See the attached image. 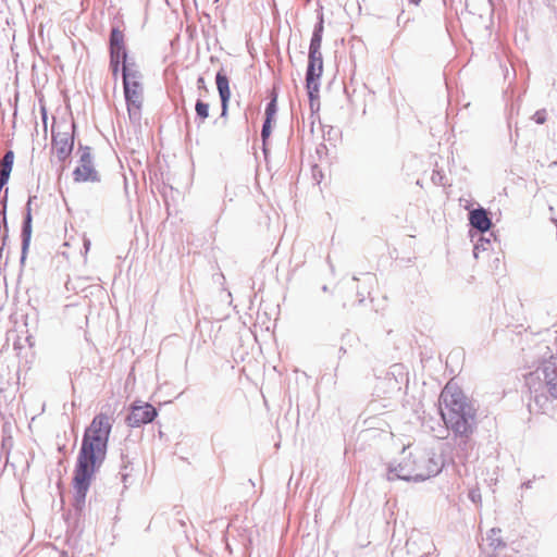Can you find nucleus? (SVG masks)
<instances>
[{"mask_svg": "<svg viewBox=\"0 0 557 557\" xmlns=\"http://www.w3.org/2000/svg\"><path fill=\"white\" fill-rule=\"evenodd\" d=\"M113 422L107 411H100L84 430L72 479L73 507L77 513H82L91 482L107 459Z\"/></svg>", "mask_w": 557, "mask_h": 557, "instance_id": "f257e3e1", "label": "nucleus"}, {"mask_svg": "<svg viewBox=\"0 0 557 557\" xmlns=\"http://www.w3.org/2000/svg\"><path fill=\"white\" fill-rule=\"evenodd\" d=\"M440 401L444 405L441 416L454 435L455 457L465 463L473 447L471 436L476 429V410L460 389L451 391L449 385L442 391Z\"/></svg>", "mask_w": 557, "mask_h": 557, "instance_id": "f03ea898", "label": "nucleus"}, {"mask_svg": "<svg viewBox=\"0 0 557 557\" xmlns=\"http://www.w3.org/2000/svg\"><path fill=\"white\" fill-rule=\"evenodd\" d=\"M530 393L529 410L545 413L554 409L557 401V354L544 359L525 375Z\"/></svg>", "mask_w": 557, "mask_h": 557, "instance_id": "7ed1b4c3", "label": "nucleus"}, {"mask_svg": "<svg viewBox=\"0 0 557 557\" xmlns=\"http://www.w3.org/2000/svg\"><path fill=\"white\" fill-rule=\"evenodd\" d=\"M444 467L441 456L432 451L409 453L397 462H391L387 468V480L406 482H422L437 475Z\"/></svg>", "mask_w": 557, "mask_h": 557, "instance_id": "20e7f679", "label": "nucleus"}, {"mask_svg": "<svg viewBox=\"0 0 557 557\" xmlns=\"http://www.w3.org/2000/svg\"><path fill=\"white\" fill-rule=\"evenodd\" d=\"M324 32V16L322 7L318 11L317 22L314 24L308 51V63L306 72L323 73V57L321 45Z\"/></svg>", "mask_w": 557, "mask_h": 557, "instance_id": "39448f33", "label": "nucleus"}, {"mask_svg": "<svg viewBox=\"0 0 557 557\" xmlns=\"http://www.w3.org/2000/svg\"><path fill=\"white\" fill-rule=\"evenodd\" d=\"M78 152H79V165H77L73 171L74 181L77 183L84 182H100V175L98 171L95 169L94 157L91 154V148L89 146L78 144Z\"/></svg>", "mask_w": 557, "mask_h": 557, "instance_id": "423d86ee", "label": "nucleus"}, {"mask_svg": "<svg viewBox=\"0 0 557 557\" xmlns=\"http://www.w3.org/2000/svg\"><path fill=\"white\" fill-rule=\"evenodd\" d=\"M123 90L128 116L131 121H138L143 106V85L140 79L123 82Z\"/></svg>", "mask_w": 557, "mask_h": 557, "instance_id": "0eeeda50", "label": "nucleus"}, {"mask_svg": "<svg viewBox=\"0 0 557 557\" xmlns=\"http://www.w3.org/2000/svg\"><path fill=\"white\" fill-rule=\"evenodd\" d=\"M72 132L64 131L55 133L52 128V148L55 150L60 162L66 161L74 149L76 123L73 121L70 125Z\"/></svg>", "mask_w": 557, "mask_h": 557, "instance_id": "6e6552de", "label": "nucleus"}, {"mask_svg": "<svg viewBox=\"0 0 557 557\" xmlns=\"http://www.w3.org/2000/svg\"><path fill=\"white\" fill-rule=\"evenodd\" d=\"M157 416L158 410L151 404L135 401L131 406V412L127 414L125 422L129 428H139L151 423Z\"/></svg>", "mask_w": 557, "mask_h": 557, "instance_id": "1a4fd4ad", "label": "nucleus"}, {"mask_svg": "<svg viewBox=\"0 0 557 557\" xmlns=\"http://www.w3.org/2000/svg\"><path fill=\"white\" fill-rule=\"evenodd\" d=\"M36 196H29L25 207V213L21 225V258L20 263L24 265L27 253L30 246L32 234H33V215H32V202L36 199Z\"/></svg>", "mask_w": 557, "mask_h": 557, "instance_id": "9d476101", "label": "nucleus"}, {"mask_svg": "<svg viewBox=\"0 0 557 557\" xmlns=\"http://www.w3.org/2000/svg\"><path fill=\"white\" fill-rule=\"evenodd\" d=\"M323 73L306 72V89L312 113L320 109V79Z\"/></svg>", "mask_w": 557, "mask_h": 557, "instance_id": "9b49d317", "label": "nucleus"}, {"mask_svg": "<svg viewBox=\"0 0 557 557\" xmlns=\"http://www.w3.org/2000/svg\"><path fill=\"white\" fill-rule=\"evenodd\" d=\"M126 53H128V49L125 44V35L117 25H113L109 35V54L125 59Z\"/></svg>", "mask_w": 557, "mask_h": 557, "instance_id": "f8f14e48", "label": "nucleus"}, {"mask_svg": "<svg viewBox=\"0 0 557 557\" xmlns=\"http://www.w3.org/2000/svg\"><path fill=\"white\" fill-rule=\"evenodd\" d=\"M469 224L482 234L488 232L493 225L490 213L482 207H478L469 212Z\"/></svg>", "mask_w": 557, "mask_h": 557, "instance_id": "ddd939ff", "label": "nucleus"}, {"mask_svg": "<svg viewBox=\"0 0 557 557\" xmlns=\"http://www.w3.org/2000/svg\"><path fill=\"white\" fill-rule=\"evenodd\" d=\"M122 66V83L131 79H141V73L139 72L137 64L134 59L128 57L126 53L125 59L120 60Z\"/></svg>", "mask_w": 557, "mask_h": 557, "instance_id": "4468645a", "label": "nucleus"}, {"mask_svg": "<svg viewBox=\"0 0 557 557\" xmlns=\"http://www.w3.org/2000/svg\"><path fill=\"white\" fill-rule=\"evenodd\" d=\"M215 84L220 99L231 98L230 78L223 67L215 74Z\"/></svg>", "mask_w": 557, "mask_h": 557, "instance_id": "2eb2a0df", "label": "nucleus"}, {"mask_svg": "<svg viewBox=\"0 0 557 557\" xmlns=\"http://www.w3.org/2000/svg\"><path fill=\"white\" fill-rule=\"evenodd\" d=\"M14 163V152L12 150H8L2 159V178H0V191L2 190L3 186L8 184L10 180V175L12 172Z\"/></svg>", "mask_w": 557, "mask_h": 557, "instance_id": "dca6fc26", "label": "nucleus"}, {"mask_svg": "<svg viewBox=\"0 0 557 557\" xmlns=\"http://www.w3.org/2000/svg\"><path fill=\"white\" fill-rule=\"evenodd\" d=\"M209 109L210 106L208 102H205L200 98L196 100L195 103V111H196V117L195 121L197 122L198 126L202 124L208 117H209Z\"/></svg>", "mask_w": 557, "mask_h": 557, "instance_id": "f3484780", "label": "nucleus"}, {"mask_svg": "<svg viewBox=\"0 0 557 557\" xmlns=\"http://www.w3.org/2000/svg\"><path fill=\"white\" fill-rule=\"evenodd\" d=\"M500 533V529L493 528L487 534V541L490 542V546L493 547L494 550L500 552L502 549L507 547V544L499 536H496Z\"/></svg>", "mask_w": 557, "mask_h": 557, "instance_id": "a211bd4d", "label": "nucleus"}, {"mask_svg": "<svg viewBox=\"0 0 557 557\" xmlns=\"http://www.w3.org/2000/svg\"><path fill=\"white\" fill-rule=\"evenodd\" d=\"M274 121L272 120H263L262 128H261V140H262V151L267 157L269 153L268 140L272 134V124Z\"/></svg>", "mask_w": 557, "mask_h": 557, "instance_id": "6ab92c4d", "label": "nucleus"}, {"mask_svg": "<svg viewBox=\"0 0 557 557\" xmlns=\"http://www.w3.org/2000/svg\"><path fill=\"white\" fill-rule=\"evenodd\" d=\"M491 246V239L490 237H485L484 234L480 233V236L476 240V243L474 244V247H473V256L474 258H479V252L482 250V251H485L490 248Z\"/></svg>", "mask_w": 557, "mask_h": 557, "instance_id": "aec40b11", "label": "nucleus"}, {"mask_svg": "<svg viewBox=\"0 0 557 557\" xmlns=\"http://www.w3.org/2000/svg\"><path fill=\"white\" fill-rule=\"evenodd\" d=\"M122 465L120 470L121 480L124 483V486L126 487L127 481H128V472L126 471L128 466L131 465V461L127 459V456H125L123 453L121 454Z\"/></svg>", "mask_w": 557, "mask_h": 557, "instance_id": "412c9836", "label": "nucleus"}, {"mask_svg": "<svg viewBox=\"0 0 557 557\" xmlns=\"http://www.w3.org/2000/svg\"><path fill=\"white\" fill-rule=\"evenodd\" d=\"M1 203L3 205V209L0 212L2 215V219L0 221V232L4 233V231H9L8 220H7V203H8V190L5 191V195L3 199L1 200Z\"/></svg>", "mask_w": 557, "mask_h": 557, "instance_id": "4be33fe9", "label": "nucleus"}, {"mask_svg": "<svg viewBox=\"0 0 557 557\" xmlns=\"http://www.w3.org/2000/svg\"><path fill=\"white\" fill-rule=\"evenodd\" d=\"M431 181L434 185L437 186H446L447 185V178L443 171L441 170H433Z\"/></svg>", "mask_w": 557, "mask_h": 557, "instance_id": "5701e85b", "label": "nucleus"}, {"mask_svg": "<svg viewBox=\"0 0 557 557\" xmlns=\"http://www.w3.org/2000/svg\"><path fill=\"white\" fill-rule=\"evenodd\" d=\"M276 113H277V103L274 101H269L265 106L264 119L275 121Z\"/></svg>", "mask_w": 557, "mask_h": 557, "instance_id": "b1692460", "label": "nucleus"}, {"mask_svg": "<svg viewBox=\"0 0 557 557\" xmlns=\"http://www.w3.org/2000/svg\"><path fill=\"white\" fill-rule=\"evenodd\" d=\"M122 58L110 57L109 67L112 72L113 77L116 79L120 71L122 72L121 61Z\"/></svg>", "mask_w": 557, "mask_h": 557, "instance_id": "393cba45", "label": "nucleus"}, {"mask_svg": "<svg viewBox=\"0 0 557 557\" xmlns=\"http://www.w3.org/2000/svg\"><path fill=\"white\" fill-rule=\"evenodd\" d=\"M532 120L536 124H544L546 122V120H547L546 110L545 109H541V110L535 111V113L532 116Z\"/></svg>", "mask_w": 557, "mask_h": 557, "instance_id": "a878e982", "label": "nucleus"}, {"mask_svg": "<svg viewBox=\"0 0 557 557\" xmlns=\"http://www.w3.org/2000/svg\"><path fill=\"white\" fill-rule=\"evenodd\" d=\"M196 85H197L198 90L200 91V96H202V92L205 96L209 92V89L207 87L203 76H199L197 78Z\"/></svg>", "mask_w": 557, "mask_h": 557, "instance_id": "bb28decb", "label": "nucleus"}, {"mask_svg": "<svg viewBox=\"0 0 557 557\" xmlns=\"http://www.w3.org/2000/svg\"><path fill=\"white\" fill-rule=\"evenodd\" d=\"M230 99L231 98L220 99L221 100V115L220 116L222 119L227 116Z\"/></svg>", "mask_w": 557, "mask_h": 557, "instance_id": "cd10ccee", "label": "nucleus"}, {"mask_svg": "<svg viewBox=\"0 0 557 557\" xmlns=\"http://www.w3.org/2000/svg\"><path fill=\"white\" fill-rule=\"evenodd\" d=\"M469 498L471 499V502L476 503L478 500L481 499V494L478 490H471L469 492Z\"/></svg>", "mask_w": 557, "mask_h": 557, "instance_id": "c85d7f7f", "label": "nucleus"}, {"mask_svg": "<svg viewBox=\"0 0 557 557\" xmlns=\"http://www.w3.org/2000/svg\"><path fill=\"white\" fill-rule=\"evenodd\" d=\"M277 98H278V91H277V88L274 86L270 91H269V101H274L277 103Z\"/></svg>", "mask_w": 557, "mask_h": 557, "instance_id": "c756f323", "label": "nucleus"}, {"mask_svg": "<svg viewBox=\"0 0 557 557\" xmlns=\"http://www.w3.org/2000/svg\"><path fill=\"white\" fill-rule=\"evenodd\" d=\"M327 152V147L326 145L324 144H320L318 147H317V153L319 154V157L321 158L323 153H326Z\"/></svg>", "mask_w": 557, "mask_h": 557, "instance_id": "7c9ffc66", "label": "nucleus"}, {"mask_svg": "<svg viewBox=\"0 0 557 557\" xmlns=\"http://www.w3.org/2000/svg\"><path fill=\"white\" fill-rule=\"evenodd\" d=\"M532 483H533V481H532V480H527V481H524V482L521 484V488H525V490L531 488V487H532Z\"/></svg>", "mask_w": 557, "mask_h": 557, "instance_id": "2f4dec72", "label": "nucleus"}, {"mask_svg": "<svg viewBox=\"0 0 557 557\" xmlns=\"http://www.w3.org/2000/svg\"><path fill=\"white\" fill-rule=\"evenodd\" d=\"M414 545V542L411 541V540H408L407 543H406V547L408 549L409 553L412 552V546Z\"/></svg>", "mask_w": 557, "mask_h": 557, "instance_id": "473e14b6", "label": "nucleus"}, {"mask_svg": "<svg viewBox=\"0 0 557 557\" xmlns=\"http://www.w3.org/2000/svg\"><path fill=\"white\" fill-rule=\"evenodd\" d=\"M346 354V348L345 347H339L338 349V358L341 359L344 355Z\"/></svg>", "mask_w": 557, "mask_h": 557, "instance_id": "72a5a7b5", "label": "nucleus"}, {"mask_svg": "<svg viewBox=\"0 0 557 557\" xmlns=\"http://www.w3.org/2000/svg\"><path fill=\"white\" fill-rule=\"evenodd\" d=\"M89 247H90V242H89V239H85V240H84V248H85V250H86V251H88V250H89Z\"/></svg>", "mask_w": 557, "mask_h": 557, "instance_id": "f704fd0d", "label": "nucleus"}, {"mask_svg": "<svg viewBox=\"0 0 557 557\" xmlns=\"http://www.w3.org/2000/svg\"><path fill=\"white\" fill-rule=\"evenodd\" d=\"M41 112H42L44 122L46 123V121H47V111H46V109L44 107L41 108Z\"/></svg>", "mask_w": 557, "mask_h": 557, "instance_id": "c9c22d12", "label": "nucleus"}, {"mask_svg": "<svg viewBox=\"0 0 557 557\" xmlns=\"http://www.w3.org/2000/svg\"><path fill=\"white\" fill-rule=\"evenodd\" d=\"M322 290H323L324 293L329 292V287H327V285H323V286H322Z\"/></svg>", "mask_w": 557, "mask_h": 557, "instance_id": "e433bc0d", "label": "nucleus"}, {"mask_svg": "<svg viewBox=\"0 0 557 557\" xmlns=\"http://www.w3.org/2000/svg\"><path fill=\"white\" fill-rule=\"evenodd\" d=\"M26 341L29 343L30 346H33V342H32V337L30 336H27Z\"/></svg>", "mask_w": 557, "mask_h": 557, "instance_id": "4c0bfd02", "label": "nucleus"}, {"mask_svg": "<svg viewBox=\"0 0 557 557\" xmlns=\"http://www.w3.org/2000/svg\"><path fill=\"white\" fill-rule=\"evenodd\" d=\"M0 178H2V161L0 162Z\"/></svg>", "mask_w": 557, "mask_h": 557, "instance_id": "58836bf2", "label": "nucleus"}, {"mask_svg": "<svg viewBox=\"0 0 557 557\" xmlns=\"http://www.w3.org/2000/svg\"><path fill=\"white\" fill-rule=\"evenodd\" d=\"M400 21H404V17H401V14L398 15V17H397V22L399 23Z\"/></svg>", "mask_w": 557, "mask_h": 557, "instance_id": "ea45409f", "label": "nucleus"}, {"mask_svg": "<svg viewBox=\"0 0 557 557\" xmlns=\"http://www.w3.org/2000/svg\"><path fill=\"white\" fill-rule=\"evenodd\" d=\"M400 21H404V17H401V14L398 15V17H397V22L399 23Z\"/></svg>", "mask_w": 557, "mask_h": 557, "instance_id": "a19ab883", "label": "nucleus"}, {"mask_svg": "<svg viewBox=\"0 0 557 557\" xmlns=\"http://www.w3.org/2000/svg\"><path fill=\"white\" fill-rule=\"evenodd\" d=\"M332 131H333V127H330V129L327 132V136L332 135Z\"/></svg>", "mask_w": 557, "mask_h": 557, "instance_id": "79ce46f5", "label": "nucleus"}, {"mask_svg": "<svg viewBox=\"0 0 557 557\" xmlns=\"http://www.w3.org/2000/svg\"><path fill=\"white\" fill-rule=\"evenodd\" d=\"M352 280H354V281H358L359 278H358V276L354 275V276H352Z\"/></svg>", "mask_w": 557, "mask_h": 557, "instance_id": "37998d69", "label": "nucleus"}, {"mask_svg": "<svg viewBox=\"0 0 557 557\" xmlns=\"http://www.w3.org/2000/svg\"><path fill=\"white\" fill-rule=\"evenodd\" d=\"M410 2H414V3H418V2H419V0H416V1H414V0H410Z\"/></svg>", "mask_w": 557, "mask_h": 557, "instance_id": "c03bdc74", "label": "nucleus"}, {"mask_svg": "<svg viewBox=\"0 0 557 557\" xmlns=\"http://www.w3.org/2000/svg\"><path fill=\"white\" fill-rule=\"evenodd\" d=\"M306 2H309L310 0H305Z\"/></svg>", "mask_w": 557, "mask_h": 557, "instance_id": "a18cd8bd", "label": "nucleus"}]
</instances>
